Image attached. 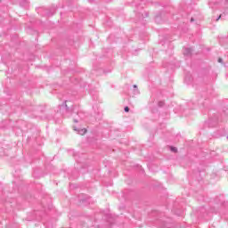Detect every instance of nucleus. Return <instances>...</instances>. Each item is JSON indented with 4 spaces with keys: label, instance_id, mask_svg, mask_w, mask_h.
<instances>
[{
    "label": "nucleus",
    "instance_id": "11",
    "mask_svg": "<svg viewBox=\"0 0 228 228\" xmlns=\"http://www.w3.org/2000/svg\"><path fill=\"white\" fill-rule=\"evenodd\" d=\"M142 19H144V17H149V13L145 12V16H143V14H142Z\"/></svg>",
    "mask_w": 228,
    "mask_h": 228
},
{
    "label": "nucleus",
    "instance_id": "9",
    "mask_svg": "<svg viewBox=\"0 0 228 228\" xmlns=\"http://www.w3.org/2000/svg\"><path fill=\"white\" fill-rule=\"evenodd\" d=\"M218 63H224V60L222 58L218 59Z\"/></svg>",
    "mask_w": 228,
    "mask_h": 228
},
{
    "label": "nucleus",
    "instance_id": "13",
    "mask_svg": "<svg viewBox=\"0 0 228 228\" xmlns=\"http://www.w3.org/2000/svg\"><path fill=\"white\" fill-rule=\"evenodd\" d=\"M193 20H194L193 18H191V22H193Z\"/></svg>",
    "mask_w": 228,
    "mask_h": 228
},
{
    "label": "nucleus",
    "instance_id": "6",
    "mask_svg": "<svg viewBox=\"0 0 228 228\" xmlns=\"http://www.w3.org/2000/svg\"><path fill=\"white\" fill-rule=\"evenodd\" d=\"M134 95H138L140 94V91L138 90V86L134 85Z\"/></svg>",
    "mask_w": 228,
    "mask_h": 228
},
{
    "label": "nucleus",
    "instance_id": "12",
    "mask_svg": "<svg viewBox=\"0 0 228 228\" xmlns=\"http://www.w3.org/2000/svg\"><path fill=\"white\" fill-rule=\"evenodd\" d=\"M74 122H75V123H77V119L75 118V119H74Z\"/></svg>",
    "mask_w": 228,
    "mask_h": 228
},
{
    "label": "nucleus",
    "instance_id": "7",
    "mask_svg": "<svg viewBox=\"0 0 228 228\" xmlns=\"http://www.w3.org/2000/svg\"><path fill=\"white\" fill-rule=\"evenodd\" d=\"M158 105L159 108H163V106H165V102H159Z\"/></svg>",
    "mask_w": 228,
    "mask_h": 228
},
{
    "label": "nucleus",
    "instance_id": "8",
    "mask_svg": "<svg viewBox=\"0 0 228 228\" xmlns=\"http://www.w3.org/2000/svg\"><path fill=\"white\" fill-rule=\"evenodd\" d=\"M171 151H172V152H177V148H175V147H171Z\"/></svg>",
    "mask_w": 228,
    "mask_h": 228
},
{
    "label": "nucleus",
    "instance_id": "1",
    "mask_svg": "<svg viewBox=\"0 0 228 228\" xmlns=\"http://www.w3.org/2000/svg\"><path fill=\"white\" fill-rule=\"evenodd\" d=\"M208 4L212 9H214L215 6H218V4H220V6L228 10V0H212L208 2Z\"/></svg>",
    "mask_w": 228,
    "mask_h": 228
},
{
    "label": "nucleus",
    "instance_id": "3",
    "mask_svg": "<svg viewBox=\"0 0 228 228\" xmlns=\"http://www.w3.org/2000/svg\"><path fill=\"white\" fill-rule=\"evenodd\" d=\"M74 131H77L78 133V134H86V128H81V129H77L76 128V126H74Z\"/></svg>",
    "mask_w": 228,
    "mask_h": 228
},
{
    "label": "nucleus",
    "instance_id": "10",
    "mask_svg": "<svg viewBox=\"0 0 228 228\" xmlns=\"http://www.w3.org/2000/svg\"><path fill=\"white\" fill-rule=\"evenodd\" d=\"M125 111H126V113H128V111H129V107H125Z\"/></svg>",
    "mask_w": 228,
    "mask_h": 228
},
{
    "label": "nucleus",
    "instance_id": "2",
    "mask_svg": "<svg viewBox=\"0 0 228 228\" xmlns=\"http://www.w3.org/2000/svg\"><path fill=\"white\" fill-rule=\"evenodd\" d=\"M192 53H193V49L192 48H184L183 49L184 56H191Z\"/></svg>",
    "mask_w": 228,
    "mask_h": 228
},
{
    "label": "nucleus",
    "instance_id": "5",
    "mask_svg": "<svg viewBox=\"0 0 228 228\" xmlns=\"http://www.w3.org/2000/svg\"><path fill=\"white\" fill-rule=\"evenodd\" d=\"M225 15H227V12H224V13L220 14L216 20L218 21L220 20V19H224V17H225Z\"/></svg>",
    "mask_w": 228,
    "mask_h": 228
},
{
    "label": "nucleus",
    "instance_id": "4",
    "mask_svg": "<svg viewBox=\"0 0 228 228\" xmlns=\"http://www.w3.org/2000/svg\"><path fill=\"white\" fill-rule=\"evenodd\" d=\"M62 110H66V111L70 112L72 111V109L69 108V106L67 105V103H65L64 105L61 106Z\"/></svg>",
    "mask_w": 228,
    "mask_h": 228
}]
</instances>
